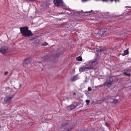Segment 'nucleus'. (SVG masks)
Instances as JSON below:
<instances>
[{"label":"nucleus","instance_id":"nucleus-5","mask_svg":"<svg viewBox=\"0 0 131 131\" xmlns=\"http://www.w3.org/2000/svg\"><path fill=\"white\" fill-rule=\"evenodd\" d=\"M100 36H101V37L106 36L108 34V31L106 29H105L103 30L102 31L100 32Z\"/></svg>","mask_w":131,"mask_h":131},{"label":"nucleus","instance_id":"nucleus-24","mask_svg":"<svg viewBox=\"0 0 131 131\" xmlns=\"http://www.w3.org/2000/svg\"><path fill=\"white\" fill-rule=\"evenodd\" d=\"M60 54L59 53H58L56 54L54 56V57L56 58L60 56Z\"/></svg>","mask_w":131,"mask_h":131},{"label":"nucleus","instance_id":"nucleus-13","mask_svg":"<svg viewBox=\"0 0 131 131\" xmlns=\"http://www.w3.org/2000/svg\"><path fill=\"white\" fill-rule=\"evenodd\" d=\"M82 13L81 11L75 12L74 11V16H75L80 17V14Z\"/></svg>","mask_w":131,"mask_h":131},{"label":"nucleus","instance_id":"nucleus-33","mask_svg":"<svg viewBox=\"0 0 131 131\" xmlns=\"http://www.w3.org/2000/svg\"><path fill=\"white\" fill-rule=\"evenodd\" d=\"M117 0H113V1H114L115 3H116L117 2Z\"/></svg>","mask_w":131,"mask_h":131},{"label":"nucleus","instance_id":"nucleus-30","mask_svg":"<svg viewBox=\"0 0 131 131\" xmlns=\"http://www.w3.org/2000/svg\"><path fill=\"white\" fill-rule=\"evenodd\" d=\"M92 10H91V11H89L86 12H85V13H90L92 12Z\"/></svg>","mask_w":131,"mask_h":131},{"label":"nucleus","instance_id":"nucleus-21","mask_svg":"<svg viewBox=\"0 0 131 131\" xmlns=\"http://www.w3.org/2000/svg\"><path fill=\"white\" fill-rule=\"evenodd\" d=\"M96 62L95 61H91L90 63L93 65H94L95 64Z\"/></svg>","mask_w":131,"mask_h":131},{"label":"nucleus","instance_id":"nucleus-35","mask_svg":"<svg viewBox=\"0 0 131 131\" xmlns=\"http://www.w3.org/2000/svg\"><path fill=\"white\" fill-rule=\"evenodd\" d=\"M27 1H32L31 0H26Z\"/></svg>","mask_w":131,"mask_h":131},{"label":"nucleus","instance_id":"nucleus-36","mask_svg":"<svg viewBox=\"0 0 131 131\" xmlns=\"http://www.w3.org/2000/svg\"><path fill=\"white\" fill-rule=\"evenodd\" d=\"M19 122V121H16V123L17 124H18L17 123V122Z\"/></svg>","mask_w":131,"mask_h":131},{"label":"nucleus","instance_id":"nucleus-38","mask_svg":"<svg viewBox=\"0 0 131 131\" xmlns=\"http://www.w3.org/2000/svg\"><path fill=\"white\" fill-rule=\"evenodd\" d=\"M74 108L76 107V106L74 105Z\"/></svg>","mask_w":131,"mask_h":131},{"label":"nucleus","instance_id":"nucleus-2","mask_svg":"<svg viewBox=\"0 0 131 131\" xmlns=\"http://www.w3.org/2000/svg\"><path fill=\"white\" fill-rule=\"evenodd\" d=\"M70 125L67 123H63L61 127L62 131H70L72 128Z\"/></svg>","mask_w":131,"mask_h":131},{"label":"nucleus","instance_id":"nucleus-4","mask_svg":"<svg viewBox=\"0 0 131 131\" xmlns=\"http://www.w3.org/2000/svg\"><path fill=\"white\" fill-rule=\"evenodd\" d=\"M94 69L95 68L92 66H89L88 65H85L80 68L79 70L80 72L87 71L88 69Z\"/></svg>","mask_w":131,"mask_h":131},{"label":"nucleus","instance_id":"nucleus-6","mask_svg":"<svg viewBox=\"0 0 131 131\" xmlns=\"http://www.w3.org/2000/svg\"><path fill=\"white\" fill-rule=\"evenodd\" d=\"M8 49V47L6 46L2 47L0 48V52L2 53H4L6 52Z\"/></svg>","mask_w":131,"mask_h":131},{"label":"nucleus","instance_id":"nucleus-29","mask_svg":"<svg viewBox=\"0 0 131 131\" xmlns=\"http://www.w3.org/2000/svg\"><path fill=\"white\" fill-rule=\"evenodd\" d=\"M105 125L106 127H108V126L109 124L107 123L106 122L105 123Z\"/></svg>","mask_w":131,"mask_h":131},{"label":"nucleus","instance_id":"nucleus-12","mask_svg":"<svg viewBox=\"0 0 131 131\" xmlns=\"http://www.w3.org/2000/svg\"><path fill=\"white\" fill-rule=\"evenodd\" d=\"M67 108L69 111H71L74 109V105H70L68 106L67 107Z\"/></svg>","mask_w":131,"mask_h":131},{"label":"nucleus","instance_id":"nucleus-14","mask_svg":"<svg viewBox=\"0 0 131 131\" xmlns=\"http://www.w3.org/2000/svg\"><path fill=\"white\" fill-rule=\"evenodd\" d=\"M113 101L110 102V103L112 104L114 103V104H116L118 103V100L117 99H113Z\"/></svg>","mask_w":131,"mask_h":131},{"label":"nucleus","instance_id":"nucleus-17","mask_svg":"<svg viewBox=\"0 0 131 131\" xmlns=\"http://www.w3.org/2000/svg\"><path fill=\"white\" fill-rule=\"evenodd\" d=\"M122 74L123 75H126L128 77H130L131 75L130 73H127L126 72H123Z\"/></svg>","mask_w":131,"mask_h":131},{"label":"nucleus","instance_id":"nucleus-26","mask_svg":"<svg viewBox=\"0 0 131 131\" xmlns=\"http://www.w3.org/2000/svg\"><path fill=\"white\" fill-rule=\"evenodd\" d=\"M92 90V89L91 87H89L88 88V90L89 91H91Z\"/></svg>","mask_w":131,"mask_h":131},{"label":"nucleus","instance_id":"nucleus-27","mask_svg":"<svg viewBox=\"0 0 131 131\" xmlns=\"http://www.w3.org/2000/svg\"><path fill=\"white\" fill-rule=\"evenodd\" d=\"M48 43L47 42H45L42 44V45L44 46H46L47 45Z\"/></svg>","mask_w":131,"mask_h":131},{"label":"nucleus","instance_id":"nucleus-16","mask_svg":"<svg viewBox=\"0 0 131 131\" xmlns=\"http://www.w3.org/2000/svg\"><path fill=\"white\" fill-rule=\"evenodd\" d=\"M60 3L63 6L66 7V8H67V6L64 3L63 0H61V2H60Z\"/></svg>","mask_w":131,"mask_h":131},{"label":"nucleus","instance_id":"nucleus-3","mask_svg":"<svg viewBox=\"0 0 131 131\" xmlns=\"http://www.w3.org/2000/svg\"><path fill=\"white\" fill-rule=\"evenodd\" d=\"M14 97V95H9L6 96L3 102V103L4 104L9 103Z\"/></svg>","mask_w":131,"mask_h":131},{"label":"nucleus","instance_id":"nucleus-18","mask_svg":"<svg viewBox=\"0 0 131 131\" xmlns=\"http://www.w3.org/2000/svg\"><path fill=\"white\" fill-rule=\"evenodd\" d=\"M76 60L78 61H82V58L81 56H79L77 58Z\"/></svg>","mask_w":131,"mask_h":131},{"label":"nucleus","instance_id":"nucleus-44","mask_svg":"<svg viewBox=\"0 0 131 131\" xmlns=\"http://www.w3.org/2000/svg\"><path fill=\"white\" fill-rule=\"evenodd\" d=\"M102 131H105L104 130H102Z\"/></svg>","mask_w":131,"mask_h":131},{"label":"nucleus","instance_id":"nucleus-43","mask_svg":"<svg viewBox=\"0 0 131 131\" xmlns=\"http://www.w3.org/2000/svg\"><path fill=\"white\" fill-rule=\"evenodd\" d=\"M128 7L129 8H131V7Z\"/></svg>","mask_w":131,"mask_h":131},{"label":"nucleus","instance_id":"nucleus-1","mask_svg":"<svg viewBox=\"0 0 131 131\" xmlns=\"http://www.w3.org/2000/svg\"><path fill=\"white\" fill-rule=\"evenodd\" d=\"M20 29V33L22 34V36L25 37H29L33 35L31 31L28 30V28L27 26L21 27Z\"/></svg>","mask_w":131,"mask_h":131},{"label":"nucleus","instance_id":"nucleus-28","mask_svg":"<svg viewBox=\"0 0 131 131\" xmlns=\"http://www.w3.org/2000/svg\"><path fill=\"white\" fill-rule=\"evenodd\" d=\"M8 72L7 71H6L4 73V75H7L8 74Z\"/></svg>","mask_w":131,"mask_h":131},{"label":"nucleus","instance_id":"nucleus-23","mask_svg":"<svg viewBox=\"0 0 131 131\" xmlns=\"http://www.w3.org/2000/svg\"><path fill=\"white\" fill-rule=\"evenodd\" d=\"M85 101L86 102V105H89L90 102V101L89 100H86Z\"/></svg>","mask_w":131,"mask_h":131},{"label":"nucleus","instance_id":"nucleus-19","mask_svg":"<svg viewBox=\"0 0 131 131\" xmlns=\"http://www.w3.org/2000/svg\"><path fill=\"white\" fill-rule=\"evenodd\" d=\"M114 97V96H111V95H108V96L106 97V99L107 100L113 99V97Z\"/></svg>","mask_w":131,"mask_h":131},{"label":"nucleus","instance_id":"nucleus-9","mask_svg":"<svg viewBox=\"0 0 131 131\" xmlns=\"http://www.w3.org/2000/svg\"><path fill=\"white\" fill-rule=\"evenodd\" d=\"M112 84V81L110 80L108 82L107 81H106L105 83H104L103 85L104 86L107 85V86L109 87Z\"/></svg>","mask_w":131,"mask_h":131},{"label":"nucleus","instance_id":"nucleus-8","mask_svg":"<svg viewBox=\"0 0 131 131\" xmlns=\"http://www.w3.org/2000/svg\"><path fill=\"white\" fill-rule=\"evenodd\" d=\"M31 57H29L26 59L23 63L24 66L25 64H28L31 61Z\"/></svg>","mask_w":131,"mask_h":131},{"label":"nucleus","instance_id":"nucleus-15","mask_svg":"<svg viewBox=\"0 0 131 131\" xmlns=\"http://www.w3.org/2000/svg\"><path fill=\"white\" fill-rule=\"evenodd\" d=\"M128 53V49L124 51V53L122 54V55L123 56H124L126 55H127Z\"/></svg>","mask_w":131,"mask_h":131},{"label":"nucleus","instance_id":"nucleus-7","mask_svg":"<svg viewBox=\"0 0 131 131\" xmlns=\"http://www.w3.org/2000/svg\"><path fill=\"white\" fill-rule=\"evenodd\" d=\"M90 74L89 73H86L84 76L85 80L84 81V82L86 83L88 82L90 79Z\"/></svg>","mask_w":131,"mask_h":131},{"label":"nucleus","instance_id":"nucleus-22","mask_svg":"<svg viewBox=\"0 0 131 131\" xmlns=\"http://www.w3.org/2000/svg\"><path fill=\"white\" fill-rule=\"evenodd\" d=\"M47 61V60H45L44 59L42 62H39L38 63H39V64H42V63H44L46 62Z\"/></svg>","mask_w":131,"mask_h":131},{"label":"nucleus","instance_id":"nucleus-25","mask_svg":"<svg viewBox=\"0 0 131 131\" xmlns=\"http://www.w3.org/2000/svg\"><path fill=\"white\" fill-rule=\"evenodd\" d=\"M124 71H131V69H125L124 70Z\"/></svg>","mask_w":131,"mask_h":131},{"label":"nucleus","instance_id":"nucleus-37","mask_svg":"<svg viewBox=\"0 0 131 131\" xmlns=\"http://www.w3.org/2000/svg\"><path fill=\"white\" fill-rule=\"evenodd\" d=\"M117 2H120V1L119 0H117Z\"/></svg>","mask_w":131,"mask_h":131},{"label":"nucleus","instance_id":"nucleus-20","mask_svg":"<svg viewBox=\"0 0 131 131\" xmlns=\"http://www.w3.org/2000/svg\"><path fill=\"white\" fill-rule=\"evenodd\" d=\"M80 78L78 76V74H77L74 76V81L77 80Z\"/></svg>","mask_w":131,"mask_h":131},{"label":"nucleus","instance_id":"nucleus-39","mask_svg":"<svg viewBox=\"0 0 131 131\" xmlns=\"http://www.w3.org/2000/svg\"><path fill=\"white\" fill-rule=\"evenodd\" d=\"M74 31H77V30H76V29H74Z\"/></svg>","mask_w":131,"mask_h":131},{"label":"nucleus","instance_id":"nucleus-45","mask_svg":"<svg viewBox=\"0 0 131 131\" xmlns=\"http://www.w3.org/2000/svg\"><path fill=\"white\" fill-rule=\"evenodd\" d=\"M74 25H75V24H74Z\"/></svg>","mask_w":131,"mask_h":131},{"label":"nucleus","instance_id":"nucleus-41","mask_svg":"<svg viewBox=\"0 0 131 131\" xmlns=\"http://www.w3.org/2000/svg\"><path fill=\"white\" fill-rule=\"evenodd\" d=\"M76 94V93L75 92H74V95H75Z\"/></svg>","mask_w":131,"mask_h":131},{"label":"nucleus","instance_id":"nucleus-11","mask_svg":"<svg viewBox=\"0 0 131 131\" xmlns=\"http://www.w3.org/2000/svg\"><path fill=\"white\" fill-rule=\"evenodd\" d=\"M106 50V49L105 47H103V48H101L99 49L96 50L97 52H103Z\"/></svg>","mask_w":131,"mask_h":131},{"label":"nucleus","instance_id":"nucleus-34","mask_svg":"<svg viewBox=\"0 0 131 131\" xmlns=\"http://www.w3.org/2000/svg\"><path fill=\"white\" fill-rule=\"evenodd\" d=\"M102 86V85H101L97 86L98 87H101Z\"/></svg>","mask_w":131,"mask_h":131},{"label":"nucleus","instance_id":"nucleus-10","mask_svg":"<svg viewBox=\"0 0 131 131\" xmlns=\"http://www.w3.org/2000/svg\"><path fill=\"white\" fill-rule=\"evenodd\" d=\"M60 2L58 0H54L53 2L56 6L58 7L60 5Z\"/></svg>","mask_w":131,"mask_h":131},{"label":"nucleus","instance_id":"nucleus-40","mask_svg":"<svg viewBox=\"0 0 131 131\" xmlns=\"http://www.w3.org/2000/svg\"><path fill=\"white\" fill-rule=\"evenodd\" d=\"M117 96H115L114 97V96L113 97H114V98H115Z\"/></svg>","mask_w":131,"mask_h":131},{"label":"nucleus","instance_id":"nucleus-42","mask_svg":"<svg viewBox=\"0 0 131 131\" xmlns=\"http://www.w3.org/2000/svg\"><path fill=\"white\" fill-rule=\"evenodd\" d=\"M43 64H44V63H42V66H43Z\"/></svg>","mask_w":131,"mask_h":131},{"label":"nucleus","instance_id":"nucleus-32","mask_svg":"<svg viewBox=\"0 0 131 131\" xmlns=\"http://www.w3.org/2000/svg\"><path fill=\"white\" fill-rule=\"evenodd\" d=\"M95 54L96 55L97 57L99 56V54H98L97 53H95Z\"/></svg>","mask_w":131,"mask_h":131},{"label":"nucleus","instance_id":"nucleus-31","mask_svg":"<svg viewBox=\"0 0 131 131\" xmlns=\"http://www.w3.org/2000/svg\"><path fill=\"white\" fill-rule=\"evenodd\" d=\"M71 80L72 81H74V77H73L71 79Z\"/></svg>","mask_w":131,"mask_h":131}]
</instances>
